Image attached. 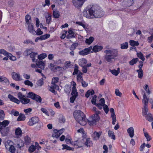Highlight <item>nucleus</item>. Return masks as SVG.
Here are the masks:
<instances>
[{"label": "nucleus", "mask_w": 153, "mask_h": 153, "mask_svg": "<svg viewBox=\"0 0 153 153\" xmlns=\"http://www.w3.org/2000/svg\"><path fill=\"white\" fill-rule=\"evenodd\" d=\"M83 14L84 16L88 19L99 18L103 16L104 13L100 6L94 5L88 9H85Z\"/></svg>", "instance_id": "1"}, {"label": "nucleus", "mask_w": 153, "mask_h": 153, "mask_svg": "<svg viewBox=\"0 0 153 153\" xmlns=\"http://www.w3.org/2000/svg\"><path fill=\"white\" fill-rule=\"evenodd\" d=\"M17 96L19 100L17 99L13 95L9 94L8 97L11 101L19 104L21 102L23 104L26 105L30 102V99L26 98L25 96L21 92H19L17 94Z\"/></svg>", "instance_id": "2"}, {"label": "nucleus", "mask_w": 153, "mask_h": 153, "mask_svg": "<svg viewBox=\"0 0 153 153\" xmlns=\"http://www.w3.org/2000/svg\"><path fill=\"white\" fill-rule=\"evenodd\" d=\"M73 115L76 120L81 125L85 126L87 123L88 119L85 117L84 113L79 110H76L73 113Z\"/></svg>", "instance_id": "3"}, {"label": "nucleus", "mask_w": 153, "mask_h": 153, "mask_svg": "<svg viewBox=\"0 0 153 153\" xmlns=\"http://www.w3.org/2000/svg\"><path fill=\"white\" fill-rule=\"evenodd\" d=\"M104 52L105 53V59L108 62H111L112 60L115 59L118 56V52L117 49H108L105 50Z\"/></svg>", "instance_id": "4"}, {"label": "nucleus", "mask_w": 153, "mask_h": 153, "mask_svg": "<svg viewBox=\"0 0 153 153\" xmlns=\"http://www.w3.org/2000/svg\"><path fill=\"white\" fill-rule=\"evenodd\" d=\"M100 114V111H98L96 113L93 114L91 117H89L87 122H88V123L90 126L95 125L96 123L99 121L100 119L99 114Z\"/></svg>", "instance_id": "5"}, {"label": "nucleus", "mask_w": 153, "mask_h": 153, "mask_svg": "<svg viewBox=\"0 0 153 153\" xmlns=\"http://www.w3.org/2000/svg\"><path fill=\"white\" fill-rule=\"evenodd\" d=\"M29 98L36 101L38 103H41L42 99L39 95L34 93L33 92H29L27 94Z\"/></svg>", "instance_id": "6"}, {"label": "nucleus", "mask_w": 153, "mask_h": 153, "mask_svg": "<svg viewBox=\"0 0 153 153\" xmlns=\"http://www.w3.org/2000/svg\"><path fill=\"white\" fill-rule=\"evenodd\" d=\"M39 121V120L38 117L36 116L33 117L29 119L27 124L28 126H32L38 123Z\"/></svg>", "instance_id": "7"}, {"label": "nucleus", "mask_w": 153, "mask_h": 153, "mask_svg": "<svg viewBox=\"0 0 153 153\" xmlns=\"http://www.w3.org/2000/svg\"><path fill=\"white\" fill-rule=\"evenodd\" d=\"M86 0H72L74 6L77 8H80Z\"/></svg>", "instance_id": "8"}, {"label": "nucleus", "mask_w": 153, "mask_h": 153, "mask_svg": "<svg viewBox=\"0 0 153 153\" xmlns=\"http://www.w3.org/2000/svg\"><path fill=\"white\" fill-rule=\"evenodd\" d=\"M92 48V46H90L88 48H85V49L80 51L79 52V53L81 55L84 56L87 55L89 53H93V51H91Z\"/></svg>", "instance_id": "9"}, {"label": "nucleus", "mask_w": 153, "mask_h": 153, "mask_svg": "<svg viewBox=\"0 0 153 153\" xmlns=\"http://www.w3.org/2000/svg\"><path fill=\"white\" fill-rule=\"evenodd\" d=\"M72 145L76 148H78L82 146L83 143L80 140H77L72 142Z\"/></svg>", "instance_id": "10"}, {"label": "nucleus", "mask_w": 153, "mask_h": 153, "mask_svg": "<svg viewBox=\"0 0 153 153\" xmlns=\"http://www.w3.org/2000/svg\"><path fill=\"white\" fill-rule=\"evenodd\" d=\"M48 87L49 91L54 94L56 92L55 90H58L59 88V86L57 85H54L51 84V86H48Z\"/></svg>", "instance_id": "11"}, {"label": "nucleus", "mask_w": 153, "mask_h": 153, "mask_svg": "<svg viewBox=\"0 0 153 153\" xmlns=\"http://www.w3.org/2000/svg\"><path fill=\"white\" fill-rule=\"evenodd\" d=\"M142 92L143 95V103L144 105H148L149 99L147 98L144 91L143 90Z\"/></svg>", "instance_id": "12"}, {"label": "nucleus", "mask_w": 153, "mask_h": 153, "mask_svg": "<svg viewBox=\"0 0 153 153\" xmlns=\"http://www.w3.org/2000/svg\"><path fill=\"white\" fill-rule=\"evenodd\" d=\"M10 143H13V142L10 140H8L7 141V144H8L10 146L9 148V151L11 153H15L16 152V149L14 146L13 145L11 144L10 145H9V144Z\"/></svg>", "instance_id": "13"}, {"label": "nucleus", "mask_w": 153, "mask_h": 153, "mask_svg": "<svg viewBox=\"0 0 153 153\" xmlns=\"http://www.w3.org/2000/svg\"><path fill=\"white\" fill-rule=\"evenodd\" d=\"M103 47L102 46L95 45L91 50L94 53L98 52L102 49Z\"/></svg>", "instance_id": "14"}, {"label": "nucleus", "mask_w": 153, "mask_h": 153, "mask_svg": "<svg viewBox=\"0 0 153 153\" xmlns=\"http://www.w3.org/2000/svg\"><path fill=\"white\" fill-rule=\"evenodd\" d=\"M36 64L38 67L41 69H44L45 68V63L42 61L39 60L36 61Z\"/></svg>", "instance_id": "15"}, {"label": "nucleus", "mask_w": 153, "mask_h": 153, "mask_svg": "<svg viewBox=\"0 0 153 153\" xmlns=\"http://www.w3.org/2000/svg\"><path fill=\"white\" fill-rule=\"evenodd\" d=\"M85 144L87 147H90L93 146V143L91 139L88 138L86 139Z\"/></svg>", "instance_id": "16"}, {"label": "nucleus", "mask_w": 153, "mask_h": 153, "mask_svg": "<svg viewBox=\"0 0 153 153\" xmlns=\"http://www.w3.org/2000/svg\"><path fill=\"white\" fill-rule=\"evenodd\" d=\"M61 134V133L60 132V131L56 129L54 130L52 134V137L57 138L60 136Z\"/></svg>", "instance_id": "17"}, {"label": "nucleus", "mask_w": 153, "mask_h": 153, "mask_svg": "<svg viewBox=\"0 0 153 153\" xmlns=\"http://www.w3.org/2000/svg\"><path fill=\"white\" fill-rule=\"evenodd\" d=\"M127 131L129 134L130 137L132 138L134 137V129L133 127H130L127 129Z\"/></svg>", "instance_id": "18"}, {"label": "nucleus", "mask_w": 153, "mask_h": 153, "mask_svg": "<svg viewBox=\"0 0 153 153\" xmlns=\"http://www.w3.org/2000/svg\"><path fill=\"white\" fill-rule=\"evenodd\" d=\"M28 25V30L30 33L33 34H35V30L34 29V26L32 23L27 24Z\"/></svg>", "instance_id": "19"}, {"label": "nucleus", "mask_w": 153, "mask_h": 153, "mask_svg": "<svg viewBox=\"0 0 153 153\" xmlns=\"http://www.w3.org/2000/svg\"><path fill=\"white\" fill-rule=\"evenodd\" d=\"M24 143L26 145H29L31 142V139L28 135L25 136L24 137Z\"/></svg>", "instance_id": "20"}, {"label": "nucleus", "mask_w": 153, "mask_h": 153, "mask_svg": "<svg viewBox=\"0 0 153 153\" xmlns=\"http://www.w3.org/2000/svg\"><path fill=\"white\" fill-rule=\"evenodd\" d=\"M79 64L80 66H85V65L87 62V60L84 58H82L79 60Z\"/></svg>", "instance_id": "21"}, {"label": "nucleus", "mask_w": 153, "mask_h": 153, "mask_svg": "<svg viewBox=\"0 0 153 153\" xmlns=\"http://www.w3.org/2000/svg\"><path fill=\"white\" fill-rule=\"evenodd\" d=\"M71 95L72 96H74V97H76L78 96V92L76 90V86L74 85L73 86L72 88Z\"/></svg>", "instance_id": "22"}, {"label": "nucleus", "mask_w": 153, "mask_h": 153, "mask_svg": "<svg viewBox=\"0 0 153 153\" xmlns=\"http://www.w3.org/2000/svg\"><path fill=\"white\" fill-rule=\"evenodd\" d=\"M60 16V13L59 11L56 10H53V16L56 19L59 18Z\"/></svg>", "instance_id": "23"}, {"label": "nucleus", "mask_w": 153, "mask_h": 153, "mask_svg": "<svg viewBox=\"0 0 153 153\" xmlns=\"http://www.w3.org/2000/svg\"><path fill=\"white\" fill-rule=\"evenodd\" d=\"M15 134L17 136H21L22 134V131L21 128L19 127L15 130Z\"/></svg>", "instance_id": "24"}, {"label": "nucleus", "mask_w": 153, "mask_h": 153, "mask_svg": "<svg viewBox=\"0 0 153 153\" xmlns=\"http://www.w3.org/2000/svg\"><path fill=\"white\" fill-rule=\"evenodd\" d=\"M94 38L92 36H90L89 38L86 39L85 42L88 45H90L94 40Z\"/></svg>", "instance_id": "25"}, {"label": "nucleus", "mask_w": 153, "mask_h": 153, "mask_svg": "<svg viewBox=\"0 0 153 153\" xmlns=\"http://www.w3.org/2000/svg\"><path fill=\"white\" fill-rule=\"evenodd\" d=\"M108 136L111 139L115 140L116 139L115 136L114 134V132L113 131L109 130L108 132Z\"/></svg>", "instance_id": "26"}, {"label": "nucleus", "mask_w": 153, "mask_h": 153, "mask_svg": "<svg viewBox=\"0 0 153 153\" xmlns=\"http://www.w3.org/2000/svg\"><path fill=\"white\" fill-rule=\"evenodd\" d=\"M146 119L148 121L151 122L153 121V115L151 114H148L144 116Z\"/></svg>", "instance_id": "27"}, {"label": "nucleus", "mask_w": 153, "mask_h": 153, "mask_svg": "<svg viewBox=\"0 0 153 153\" xmlns=\"http://www.w3.org/2000/svg\"><path fill=\"white\" fill-rule=\"evenodd\" d=\"M26 119V117L24 114L21 113L17 119L18 121H24Z\"/></svg>", "instance_id": "28"}, {"label": "nucleus", "mask_w": 153, "mask_h": 153, "mask_svg": "<svg viewBox=\"0 0 153 153\" xmlns=\"http://www.w3.org/2000/svg\"><path fill=\"white\" fill-rule=\"evenodd\" d=\"M101 134L95 131L93 133V137L94 140H97L99 138Z\"/></svg>", "instance_id": "29"}, {"label": "nucleus", "mask_w": 153, "mask_h": 153, "mask_svg": "<svg viewBox=\"0 0 153 153\" xmlns=\"http://www.w3.org/2000/svg\"><path fill=\"white\" fill-rule=\"evenodd\" d=\"M145 129L143 128V131L144 132V136L147 139V141H149L152 139L150 135H149L148 133L147 132L145 131Z\"/></svg>", "instance_id": "30"}, {"label": "nucleus", "mask_w": 153, "mask_h": 153, "mask_svg": "<svg viewBox=\"0 0 153 153\" xmlns=\"http://www.w3.org/2000/svg\"><path fill=\"white\" fill-rule=\"evenodd\" d=\"M9 53L7 52L5 50L3 49L0 50V57H3L2 55L5 56L7 55Z\"/></svg>", "instance_id": "31"}, {"label": "nucleus", "mask_w": 153, "mask_h": 153, "mask_svg": "<svg viewBox=\"0 0 153 153\" xmlns=\"http://www.w3.org/2000/svg\"><path fill=\"white\" fill-rule=\"evenodd\" d=\"M148 105H144V108L142 109V114L143 116L148 114Z\"/></svg>", "instance_id": "32"}, {"label": "nucleus", "mask_w": 153, "mask_h": 153, "mask_svg": "<svg viewBox=\"0 0 153 153\" xmlns=\"http://www.w3.org/2000/svg\"><path fill=\"white\" fill-rule=\"evenodd\" d=\"M46 19V22L47 24H49L51 22V15L48 14L47 15L45 16Z\"/></svg>", "instance_id": "33"}, {"label": "nucleus", "mask_w": 153, "mask_h": 153, "mask_svg": "<svg viewBox=\"0 0 153 153\" xmlns=\"http://www.w3.org/2000/svg\"><path fill=\"white\" fill-rule=\"evenodd\" d=\"M68 33L69 35L67 36V38L68 39H70L74 37V32L72 30H69Z\"/></svg>", "instance_id": "34"}, {"label": "nucleus", "mask_w": 153, "mask_h": 153, "mask_svg": "<svg viewBox=\"0 0 153 153\" xmlns=\"http://www.w3.org/2000/svg\"><path fill=\"white\" fill-rule=\"evenodd\" d=\"M120 48L122 49H126L128 47V43L127 42L121 44Z\"/></svg>", "instance_id": "35"}, {"label": "nucleus", "mask_w": 153, "mask_h": 153, "mask_svg": "<svg viewBox=\"0 0 153 153\" xmlns=\"http://www.w3.org/2000/svg\"><path fill=\"white\" fill-rule=\"evenodd\" d=\"M43 78H44L45 79L46 78V77H42V78H41V79H39L37 81V84L38 85L41 86L43 85L44 83L43 81Z\"/></svg>", "instance_id": "36"}, {"label": "nucleus", "mask_w": 153, "mask_h": 153, "mask_svg": "<svg viewBox=\"0 0 153 153\" xmlns=\"http://www.w3.org/2000/svg\"><path fill=\"white\" fill-rule=\"evenodd\" d=\"M36 53L31 52L30 55V58H32V60L33 62H36L35 59V57L37 55Z\"/></svg>", "instance_id": "37"}, {"label": "nucleus", "mask_w": 153, "mask_h": 153, "mask_svg": "<svg viewBox=\"0 0 153 153\" xmlns=\"http://www.w3.org/2000/svg\"><path fill=\"white\" fill-rule=\"evenodd\" d=\"M110 71L114 75L116 76L120 73V68H118L117 70H110Z\"/></svg>", "instance_id": "38"}, {"label": "nucleus", "mask_w": 153, "mask_h": 153, "mask_svg": "<svg viewBox=\"0 0 153 153\" xmlns=\"http://www.w3.org/2000/svg\"><path fill=\"white\" fill-rule=\"evenodd\" d=\"M10 122L7 120H4L2 122H0V125L4 127H5L7 126L9 124Z\"/></svg>", "instance_id": "39"}, {"label": "nucleus", "mask_w": 153, "mask_h": 153, "mask_svg": "<svg viewBox=\"0 0 153 153\" xmlns=\"http://www.w3.org/2000/svg\"><path fill=\"white\" fill-rule=\"evenodd\" d=\"M129 44L130 45L133 46H138L139 43L137 41H135L133 40H130L129 41Z\"/></svg>", "instance_id": "40"}, {"label": "nucleus", "mask_w": 153, "mask_h": 153, "mask_svg": "<svg viewBox=\"0 0 153 153\" xmlns=\"http://www.w3.org/2000/svg\"><path fill=\"white\" fill-rule=\"evenodd\" d=\"M50 35L48 33L42 35L40 36L41 40H45L48 38H49L50 37Z\"/></svg>", "instance_id": "41"}, {"label": "nucleus", "mask_w": 153, "mask_h": 153, "mask_svg": "<svg viewBox=\"0 0 153 153\" xmlns=\"http://www.w3.org/2000/svg\"><path fill=\"white\" fill-rule=\"evenodd\" d=\"M71 66V62L69 61L66 62L65 63V65L63 67V68L64 70H66V69L70 68Z\"/></svg>", "instance_id": "42"}, {"label": "nucleus", "mask_w": 153, "mask_h": 153, "mask_svg": "<svg viewBox=\"0 0 153 153\" xmlns=\"http://www.w3.org/2000/svg\"><path fill=\"white\" fill-rule=\"evenodd\" d=\"M25 20L26 23L28 24L31 23L30 21L31 20L30 16L29 15H27L25 16Z\"/></svg>", "instance_id": "43"}, {"label": "nucleus", "mask_w": 153, "mask_h": 153, "mask_svg": "<svg viewBox=\"0 0 153 153\" xmlns=\"http://www.w3.org/2000/svg\"><path fill=\"white\" fill-rule=\"evenodd\" d=\"M59 79L58 77H53L52 79L51 84L56 85V83L59 81Z\"/></svg>", "instance_id": "44"}, {"label": "nucleus", "mask_w": 153, "mask_h": 153, "mask_svg": "<svg viewBox=\"0 0 153 153\" xmlns=\"http://www.w3.org/2000/svg\"><path fill=\"white\" fill-rule=\"evenodd\" d=\"M47 56V55L45 53L41 54L38 56V58L39 60H42L45 59Z\"/></svg>", "instance_id": "45"}, {"label": "nucleus", "mask_w": 153, "mask_h": 153, "mask_svg": "<svg viewBox=\"0 0 153 153\" xmlns=\"http://www.w3.org/2000/svg\"><path fill=\"white\" fill-rule=\"evenodd\" d=\"M63 69V67H62L59 66H56L54 68L55 72H57V71H62Z\"/></svg>", "instance_id": "46"}, {"label": "nucleus", "mask_w": 153, "mask_h": 153, "mask_svg": "<svg viewBox=\"0 0 153 153\" xmlns=\"http://www.w3.org/2000/svg\"><path fill=\"white\" fill-rule=\"evenodd\" d=\"M36 149V146L34 145H31L30 146L28 149V151L32 153Z\"/></svg>", "instance_id": "47"}, {"label": "nucleus", "mask_w": 153, "mask_h": 153, "mask_svg": "<svg viewBox=\"0 0 153 153\" xmlns=\"http://www.w3.org/2000/svg\"><path fill=\"white\" fill-rule=\"evenodd\" d=\"M4 82L5 83H9L8 79L6 77H0V82Z\"/></svg>", "instance_id": "48"}, {"label": "nucleus", "mask_w": 153, "mask_h": 153, "mask_svg": "<svg viewBox=\"0 0 153 153\" xmlns=\"http://www.w3.org/2000/svg\"><path fill=\"white\" fill-rule=\"evenodd\" d=\"M138 60V58L133 59L129 62V64L131 65H133L134 64L136 63Z\"/></svg>", "instance_id": "49"}, {"label": "nucleus", "mask_w": 153, "mask_h": 153, "mask_svg": "<svg viewBox=\"0 0 153 153\" xmlns=\"http://www.w3.org/2000/svg\"><path fill=\"white\" fill-rule=\"evenodd\" d=\"M66 2V0H56V3L62 5Z\"/></svg>", "instance_id": "50"}, {"label": "nucleus", "mask_w": 153, "mask_h": 153, "mask_svg": "<svg viewBox=\"0 0 153 153\" xmlns=\"http://www.w3.org/2000/svg\"><path fill=\"white\" fill-rule=\"evenodd\" d=\"M4 114L3 110L0 109V120H4Z\"/></svg>", "instance_id": "51"}, {"label": "nucleus", "mask_w": 153, "mask_h": 153, "mask_svg": "<svg viewBox=\"0 0 153 153\" xmlns=\"http://www.w3.org/2000/svg\"><path fill=\"white\" fill-rule=\"evenodd\" d=\"M78 68V66L76 64L74 66V71L73 74V75H74L75 74H78V72L79 71Z\"/></svg>", "instance_id": "52"}, {"label": "nucleus", "mask_w": 153, "mask_h": 153, "mask_svg": "<svg viewBox=\"0 0 153 153\" xmlns=\"http://www.w3.org/2000/svg\"><path fill=\"white\" fill-rule=\"evenodd\" d=\"M143 88L148 95L150 94L151 93V91H150L147 85H146Z\"/></svg>", "instance_id": "53"}, {"label": "nucleus", "mask_w": 153, "mask_h": 153, "mask_svg": "<svg viewBox=\"0 0 153 153\" xmlns=\"http://www.w3.org/2000/svg\"><path fill=\"white\" fill-rule=\"evenodd\" d=\"M24 83L25 85L32 87L33 85V83L29 80H25L24 82Z\"/></svg>", "instance_id": "54"}, {"label": "nucleus", "mask_w": 153, "mask_h": 153, "mask_svg": "<svg viewBox=\"0 0 153 153\" xmlns=\"http://www.w3.org/2000/svg\"><path fill=\"white\" fill-rule=\"evenodd\" d=\"M115 94L116 96H119L120 97H121L122 96V93L119 91L118 89H116L115 90Z\"/></svg>", "instance_id": "55"}, {"label": "nucleus", "mask_w": 153, "mask_h": 153, "mask_svg": "<svg viewBox=\"0 0 153 153\" xmlns=\"http://www.w3.org/2000/svg\"><path fill=\"white\" fill-rule=\"evenodd\" d=\"M137 56L140 59H141L143 61L144 60L145 58L142 53L140 52L139 53H137Z\"/></svg>", "instance_id": "56"}, {"label": "nucleus", "mask_w": 153, "mask_h": 153, "mask_svg": "<svg viewBox=\"0 0 153 153\" xmlns=\"http://www.w3.org/2000/svg\"><path fill=\"white\" fill-rule=\"evenodd\" d=\"M35 33L37 35H40L43 34V32L40 29H38L36 31H35Z\"/></svg>", "instance_id": "57"}, {"label": "nucleus", "mask_w": 153, "mask_h": 153, "mask_svg": "<svg viewBox=\"0 0 153 153\" xmlns=\"http://www.w3.org/2000/svg\"><path fill=\"white\" fill-rule=\"evenodd\" d=\"M71 138L69 137L68 138H66L65 139V141L66 143L67 144H69L70 143L72 145V142H73V141H71Z\"/></svg>", "instance_id": "58"}, {"label": "nucleus", "mask_w": 153, "mask_h": 153, "mask_svg": "<svg viewBox=\"0 0 153 153\" xmlns=\"http://www.w3.org/2000/svg\"><path fill=\"white\" fill-rule=\"evenodd\" d=\"M8 56H9V59L11 60L15 61L16 60V57L13 56L11 53H9Z\"/></svg>", "instance_id": "59"}, {"label": "nucleus", "mask_w": 153, "mask_h": 153, "mask_svg": "<svg viewBox=\"0 0 153 153\" xmlns=\"http://www.w3.org/2000/svg\"><path fill=\"white\" fill-rule=\"evenodd\" d=\"M31 51L30 50H27L25 51L24 52V55L25 56H28L29 54L30 55Z\"/></svg>", "instance_id": "60"}, {"label": "nucleus", "mask_w": 153, "mask_h": 153, "mask_svg": "<svg viewBox=\"0 0 153 153\" xmlns=\"http://www.w3.org/2000/svg\"><path fill=\"white\" fill-rule=\"evenodd\" d=\"M41 110L43 113H45L46 115L48 116V111L45 108H42Z\"/></svg>", "instance_id": "61"}, {"label": "nucleus", "mask_w": 153, "mask_h": 153, "mask_svg": "<svg viewBox=\"0 0 153 153\" xmlns=\"http://www.w3.org/2000/svg\"><path fill=\"white\" fill-rule=\"evenodd\" d=\"M138 73V76H143V71L142 69H139L137 70Z\"/></svg>", "instance_id": "62"}, {"label": "nucleus", "mask_w": 153, "mask_h": 153, "mask_svg": "<svg viewBox=\"0 0 153 153\" xmlns=\"http://www.w3.org/2000/svg\"><path fill=\"white\" fill-rule=\"evenodd\" d=\"M24 43L27 44H28L29 43H30L32 45L34 44V43H33V42L30 39H28L25 40L24 42Z\"/></svg>", "instance_id": "63"}, {"label": "nucleus", "mask_w": 153, "mask_h": 153, "mask_svg": "<svg viewBox=\"0 0 153 153\" xmlns=\"http://www.w3.org/2000/svg\"><path fill=\"white\" fill-rule=\"evenodd\" d=\"M153 39V33L152 34L151 36L148 38V41L149 42H151Z\"/></svg>", "instance_id": "64"}]
</instances>
